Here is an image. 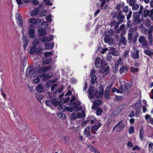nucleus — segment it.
I'll return each mask as SVG.
<instances>
[{
  "instance_id": "63",
  "label": "nucleus",
  "mask_w": 153,
  "mask_h": 153,
  "mask_svg": "<svg viewBox=\"0 0 153 153\" xmlns=\"http://www.w3.org/2000/svg\"><path fill=\"white\" fill-rule=\"evenodd\" d=\"M135 113L134 110H132L131 112V114L128 116L130 117H133L134 116Z\"/></svg>"
},
{
  "instance_id": "27",
  "label": "nucleus",
  "mask_w": 153,
  "mask_h": 153,
  "mask_svg": "<svg viewBox=\"0 0 153 153\" xmlns=\"http://www.w3.org/2000/svg\"><path fill=\"white\" fill-rule=\"evenodd\" d=\"M40 41V39L38 37L33 41L32 44L33 45H36L39 44Z\"/></svg>"
},
{
  "instance_id": "1",
  "label": "nucleus",
  "mask_w": 153,
  "mask_h": 153,
  "mask_svg": "<svg viewBox=\"0 0 153 153\" xmlns=\"http://www.w3.org/2000/svg\"><path fill=\"white\" fill-rule=\"evenodd\" d=\"M95 88L94 86H91L89 89V94L90 96L92 98L95 97L97 99H99V97L98 94H99V91L98 89L96 90L95 92Z\"/></svg>"
},
{
  "instance_id": "28",
  "label": "nucleus",
  "mask_w": 153,
  "mask_h": 153,
  "mask_svg": "<svg viewBox=\"0 0 153 153\" xmlns=\"http://www.w3.org/2000/svg\"><path fill=\"white\" fill-rule=\"evenodd\" d=\"M85 116V113L84 111H82L81 113H78L77 115L78 118H83Z\"/></svg>"
},
{
  "instance_id": "62",
  "label": "nucleus",
  "mask_w": 153,
  "mask_h": 153,
  "mask_svg": "<svg viewBox=\"0 0 153 153\" xmlns=\"http://www.w3.org/2000/svg\"><path fill=\"white\" fill-rule=\"evenodd\" d=\"M17 23L19 25H20L21 27H22L23 25V21L22 19H18L17 21Z\"/></svg>"
},
{
  "instance_id": "33",
  "label": "nucleus",
  "mask_w": 153,
  "mask_h": 153,
  "mask_svg": "<svg viewBox=\"0 0 153 153\" xmlns=\"http://www.w3.org/2000/svg\"><path fill=\"white\" fill-rule=\"evenodd\" d=\"M149 13H150V11L149 10H148L147 9L143 11V14L142 13V15H144V17H146L147 16H149Z\"/></svg>"
},
{
  "instance_id": "17",
  "label": "nucleus",
  "mask_w": 153,
  "mask_h": 153,
  "mask_svg": "<svg viewBox=\"0 0 153 153\" xmlns=\"http://www.w3.org/2000/svg\"><path fill=\"white\" fill-rule=\"evenodd\" d=\"M59 107L58 108V110L60 111V112H63L65 110L66 106L65 105L63 104H59Z\"/></svg>"
},
{
  "instance_id": "37",
  "label": "nucleus",
  "mask_w": 153,
  "mask_h": 153,
  "mask_svg": "<svg viewBox=\"0 0 153 153\" xmlns=\"http://www.w3.org/2000/svg\"><path fill=\"white\" fill-rule=\"evenodd\" d=\"M130 88V86L129 84L127 83L124 87V91L125 92H127Z\"/></svg>"
},
{
  "instance_id": "9",
  "label": "nucleus",
  "mask_w": 153,
  "mask_h": 153,
  "mask_svg": "<svg viewBox=\"0 0 153 153\" xmlns=\"http://www.w3.org/2000/svg\"><path fill=\"white\" fill-rule=\"evenodd\" d=\"M133 105L135 107L134 110L135 111H137V110L140 111L141 110V105L140 101L137 102L135 104H133Z\"/></svg>"
},
{
  "instance_id": "47",
  "label": "nucleus",
  "mask_w": 153,
  "mask_h": 153,
  "mask_svg": "<svg viewBox=\"0 0 153 153\" xmlns=\"http://www.w3.org/2000/svg\"><path fill=\"white\" fill-rule=\"evenodd\" d=\"M46 19L47 22H50L52 21L51 19V16L50 15H48L46 17Z\"/></svg>"
},
{
  "instance_id": "36",
  "label": "nucleus",
  "mask_w": 153,
  "mask_h": 153,
  "mask_svg": "<svg viewBox=\"0 0 153 153\" xmlns=\"http://www.w3.org/2000/svg\"><path fill=\"white\" fill-rule=\"evenodd\" d=\"M52 61V58L51 57L49 59H46V60L43 61L44 64L46 65L51 63Z\"/></svg>"
},
{
  "instance_id": "35",
  "label": "nucleus",
  "mask_w": 153,
  "mask_h": 153,
  "mask_svg": "<svg viewBox=\"0 0 153 153\" xmlns=\"http://www.w3.org/2000/svg\"><path fill=\"white\" fill-rule=\"evenodd\" d=\"M146 55L151 56L153 55V52L149 50H146L144 51Z\"/></svg>"
},
{
  "instance_id": "64",
  "label": "nucleus",
  "mask_w": 153,
  "mask_h": 153,
  "mask_svg": "<svg viewBox=\"0 0 153 153\" xmlns=\"http://www.w3.org/2000/svg\"><path fill=\"white\" fill-rule=\"evenodd\" d=\"M65 110H66L67 111H69L70 112H72L73 111V108L72 107H66Z\"/></svg>"
},
{
  "instance_id": "10",
  "label": "nucleus",
  "mask_w": 153,
  "mask_h": 153,
  "mask_svg": "<svg viewBox=\"0 0 153 153\" xmlns=\"http://www.w3.org/2000/svg\"><path fill=\"white\" fill-rule=\"evenodd\" d=\"M144 136V131L143 127H141L140 130L139 137L141 140L142 141L143 140Z\"/></svg>"
},
{
  "instance_id": "38",
  "label": "nucleus",
  "mask_w": 153,
  "mask_h": 153,
  "mask_svg": "<svg viewBox=\"0 0 153 153\" xmlns=\"http://www.w3.org/2000/svg\"><path fill=\"white\" fill-rule=\"evenodd\" d=\"M40 76V77H41V76L39 75L38 76V77H36V78L34 79L33 80V83L34 84H37L39 83L40 81V79L39 78V77ZM37 77V76H36Z\"/></svg>"
},
{
  "instance_id": "52",
  "label": "nucleus",
  "mask_w": 153,
  "mask_h": 153,
  "mask_svg": "<svg viewBox=\"0 0 153 153\" xmlns=\"http://www.w3.org/2000/svg\"><path fill=\"white\" fill-rule=\"evenodd\" d=\"M122 11L125 13H127L128 11V6H126L124 7L122 9Z\"/></svg>"
},
{
  "instance_id": "41",
  "label": "nucleus",
  "mask_w": 153,
  "mask_h": 153,
  "mask_svg": "<svg viewBox=\"0 0 153 153\" xmlns=\"http://www.w3.org/2000/svg\"><path fill=\"white\" fill-rule=\"evenodd\" d=\"M131 71L133 73H136L137 72L139 71V68H134L133 67H131L130 68Z\"/></svg>"
},
{
  "instance_id": "56",
  "label": "nucleus",
  "mask_w": 153,
  "mask_h": 153,
  "mask_svg": "<svg viewBox=\"0 0 153 153\" xmlns=\"http://www.w3.org/2000/svg\"><path fill=\"white\" fill-rule=\"evenodd\" d=\"M128 132L129 134L133 133L134 132V127L132 126L130 127L129 128Z\"/></svg>"
},
{
  "instance_id": "55",
  "label": "nucleus",
  "mask_w": 153,
  "mask_h": 153,
  "mask_svg": "<svg viewBox=\"0 0 153 153\" xmlns=\"http://www.w3.org/2000/svg\"><path fill=\"white\" fill-rule=\"evenodd\" d=\"M110 67L109 66H107L105 68H104V71L105 73H106L107 74L109 73L110 71Z\"/></svg>"
},
{
  "instance_id": "11",
  "label": "nucleus",
  "mask_w": 153,
  "mask_h": 153,
  "mask_svg": "<svg viewBox=\"0 0 153 153\" xmlns=\"http://www.w3.org/2000/svg\"><path fill=\"white\" fill-rule=\"evenodd\" d=\"M39 8H37L32 11L30 13V15L32 16H34L39 14Z\"/></svg>"
},
{
  "instance_id": "16",
  "label": "nucleus",
  "mask_w": 153,
  "mask_h": 153,
  "mask_svg": "<svg viewBox=\"0 0 153 153\" xmlns=\"http://www.w3.org/2000/svg\"><path fill=\"white\" fill-rule=\"evenodd\" d=\"M121 61V58H119L116 62L115 64V72H116V71L118 70L117 68L118 67Z\"/></svg>"
},
{
  "instance_id": "42",
  "label": "nucleus",
  "mask_w": 153,
  "mask_h": 153,
  "mask_svg": "<svg viewBox=\"0 0 153 153\" xmlns=\"http://www.w3.org/2000/svg\"><path fill=\"white\" fill-rule=\"evenodd\" d=\"M117 12H112L111 14L112 18V19H114L116 18L117 16Z\"/></svg>"
},
{
  "instance_id": "59",
  "label": "nucleus",
  "mask_w": 153,
  "mask_h": 153,
  "mask_svg": "<svg viewBox=\"0 0 153 153\" xmlns=\"http://www.w3.org/2000/svg\"><path fill=\"white\" fill-rule=\"evenodd\" d=\"M149 16L151 18L152 20H153V8L150 11V13Z\"/></svg>"
},
{
  "instance_id": "45",
  "label": "nucleus",
  "mask_w": 153,
  "mask_h": 153,
  "mask_svg": "<svg viewBox=\"0 0 153 153\" xmlns=\"http://www.w3.org/2000/svg\"><path fill=\"white\" fill-rule=\"evenodd\" d=\"M119 53L117 51H111L109 53V54H112L113 56H117L118 55Z\"/></svg>"
},
{
  "instance_id": "43",
  "label": "nucleus",
  "mask_w": 153,
  "mask_h": 153,
  "mask_svg": "<svg viewBox=\"0 0 153 153\" xmlns=\"http://www.w3.org/2000/svg\"><path fill=\"white\" fill-rule=\"evenodd\" d=\"M70 118L72 120H75L76 118V114L75 113H72L70 115Z\"/></svg>"
},
{
  "instance_id": "18",
  "label": "nucleus",
  "mask_w": 153,
  "mask_h": 153,
  "mask_svg": "<svg viewBox=\"0 0 153 153\" xmlns=\"http://www.w3.org/2000/svg\"><path fill=\"white\" fill-rule=\"evenodd\" d=\"M40 30H38L39 35L41 36H44L46 33V31L44 29H40Z\"/></svg>"
},
{
  "instance_id": "40",
  "label": "nucleus",
  "mask_w": 153,
  "mask_h": 153,
  "mask_svg": "<svg viewBox=\"0 0 153 153\" xmlns=\"http://www.w3.org/2000/svg\"><path fill=\"white\" fill-rule=\"evenodd\" d=\"M70 103L69 105L70 106H72L74 109H76V108L77 107V104L75 102H70Z\"/></svg>"
},
{
  "instance_id": "29",
  "label": "nucleus",
  "mask_w": 153,
  "mask_h": 153,
  "mask_svg": "<svg viewBox=\"0 0 153 153\" xmlns=\"http://www.w3.org/2000/svg\"><path fill=\"white\" fill-rule=\"evenodd\" d=\"M54 45V43H50L45 45V48L46 49H51L53 47Z\"/></svg>"
},
{
  "instance_id": "61",
  "label": "nucleus",
  "mask_w": 153,
  "mask_h": 153,
  "mask_svg": "<svg viewBox=\"0 0 153 153\" xmlns=\"http://www.w3.org/2000/svg\"><path fill=\"white\" fill-rule=\"evenodd\" d=\"M116 21L115 20H111L110 22V25L111 27H112L116 25Z\"/></svg>"
},
{
  "instance_id": "7",
  "label": "nucleus",
  "mask_w": 153,
  "mask_h": 153,
  "mask_svg": "<svg viewBox=\"0 0 153 153\" xmlns=\"http://www.w3.org/2000/svg\"><path fill=\"white\" fill-rule=\"evenodd\" d=\"M129 68V67L128 66H125L124 65H123L120 68L119 70L120 73V74H122L124 72L125 70L126 72L128 71Z\"/></svg>"
},
{
  "instance_id": "30",
  "label": "nucleus",
  "mask_w": 153,
  "mask_h": 153,
  "mask_svg": "<svg viewBox=\"0 0 153 153\" xmlns=\"http://www.w3.org/2000/svg\"><path fill=\"white\" fill-rule=\"evenodd\" d=\"M124 19V15L120 16H117V19H119V22H120V23H122L123 22Z\"/></svg>"
},
{
  "instance_id": "34",
  "label": "nucleus",
  "mask_w": 153,
  "mask_h": 153,
  "mask_svg": "<svg viewBox=\"0 0 153 153\" xmlns=\"http://www.w3.org/2000/svg\"><path fill=\"white\" fill-rule=\"evenodd\" d=\"M120 42L125 45H126L127 43L126 39L125 37H122L120 40Z\"/></svg>"
},
{
  "instance_id": "12",
  "label": "nucleus",
  "mask_w": 153,
  "mask_h": 153,
  "mask_svg": "<svg viewBox=\"0 0 153 153\" xmlns=\"http://www.w3.org/2000/svg\"><path fill=\"white\" fill-rule=\"evenodd\" d=\"M100 91H99V94H98L99 98L100 97H102L104 93L103 87L101 85L99 87Z\"/></svg>"
},
{
  "instance_id": "50",
  "label": "nucleus",
  "mask_w": 153,
  "mask_h": 153,
  "mask_svg": "<svg viewBox=\"0 0 153 153\" xmlns=\"http://www.w3.org/2000/svg\"><path fill=\"white\" fill-rule=\"evenodd\" d=\"M53 53L52 52H47L44 53V56L45 57H47L49 56H51Z\"/></svg>"
},
{
  "instance_id": "51",
  "label": "nucleus",
  "mask_w": 153,
  "mask_h": 153,
  "mask_svg": "<svg viewBox=\"0 0 153 153\" xmlns=\"http://www.w3.org/2000/svg\"><path fill=\"white\" fill-rule=\"evenodd\" d=\"M110 38V37L109 35H106L104 39L105 42L106 43V42H108V40Z\"/></svg>"
},
{
  "instance_id": "13",
  "label": "nucleus",
  "mask_w": 153,
  "mask_h": 153,
  "mask_svg": "<svg viewBox=\"0 0 153 153\" xmlns=\"http://www.w3.org/2000/svg\"><path fill=\"white\" fill-rule=\"evenodd\" d=\"M48 11L46 9H39V13L40 15V16H44L47 15V13Z\"/></svg>"
},
{
  "instance_id": "39",
  "label": "nucleus",
  "mask_w": 153,
  "mask_h": 153,
  "mask_svg": "<svg viewBox=\"0 0 153 153\" xmlns=\"http://www.w3.org/2000/svg\"><path fill=\"white\" fill-rule=\"evenodd\" d=\"M44 97L43 95L41 94L40 93H38L36 95V98L39 100H41Z\"/></svg>"
},
{
  "instance_id": "57",
  "label": "nucleus",
  "mask_w": 153,
  "mask_h": 153,
  "mask_svg": "<svg viewBox=\"0 0 153 153\" xmlns=\"http://www.w3.org/2000/svg\"><path fill=\"white\" fill-rule=\"evenodd\" d=\"M46 104L48 106L51 107V102L50 100H46L45 102Z\"/></svg>"
},
{
  "instance_id": "22",
  "label": "nucleus",
  "mask_w": 153,
  "mask_h": 153,
  "mask_svg": "<svg viewBox=\"0 0 153 153\" xmlns=\"http://www.w3.org/2000/svg\"><path fill=\"white\" fill-rule=\"evenodd\" d=\"M62 112H60L59 113L57 114V115L62 120L64 119H65L66 116Z\"/></svg>"
},
{
  "instance_id": "5",
  "label": "nucleus",
  "mask_w": 153,
  "mask_h": 153,
  "mask_svg": "<svg viewBox=\"0 0 153 153\" xmlns=\"http://www.w3.org/2000/svg\"><path fill=\"white\" fill-rule=\"evenodd\" d=\"M22 39L24 43L23 48L25 50L28 45L29 41L26 36L24 34H23Z\"/></svg>"
},
{
  "instance_id": "21",
  "label": "nucleus",
  "mask_w": 153,
  "mask_h": 153,
  "mask_svg": "<svg viewBox=\"0 0 153 153\" xmlns=\"http://www.w3.org/2000/svg\"><path fill=\"white\" fill-rule=\"evenodd\" d=\"M51 104L54 105V106H57L59 105V102H58V101L57 100L56 98H54L51 101Z\"/></svg>"
},
{
  "instance_id": "60",
  "label": "nucleus",
  "mask_w": 153,
  "mask_h": 153,
  "mask_svg": "<svg viewBox=\"0 0 153 153\" xmlns=\"http://www.w3.org/2000/svg\"><path fill=\"white\" fill-rule=\"evenodd\" d=\"M132 14V11L131 10H130L127 17V20H129L130 18L131 17Z\"/></svg>"
},
{
  "instance_id": "31",
  "label": "nucleus",
  "mask_w": 153,
  "mask_h": 153,
  "mask_svg": "<svg viewBox=\"0 0 153 153\" xmlns=\"http://www.w3.org/2000/svg\"><path fill=\"white\" fill-rule=\"evenodd\" d=\"M40 67V65H38V67L37 68V69H36V73H42V72H45V71H44V68H40V69H39V67Z\"/></svg>"
},
{
  "instance_id": "46",
  "label": "nucleus",
  "mask_w": 153,
  "mask_h": 153,
  "mask_svg": "<svg viewBox=\"0 0 153 153\" xmlns=\"http://www.w3.org/2000/svg\"><path fill=\"white\" fill-rule=\"evenodd\" d=\"M132 34L131 33H129L128 36V42H131L132 40Z\"/></svg>"
},
{
  "instance_id": "24",
  "label": "nucleus",
  "mask_w": 153,
  "mask_h": 153,
  "mask_svg": "<svg viewBox=\"0 0 153 153\" xmlns=\"http://www.w3.org/2000/svg\"><path fill=\"white\" fill-rule=\"evenodd\" d=\"M97 77L96 75L94 74L92 75L91 79V83L92 84H94L97 82Z\"/></svg>"
},
{
  "instance_id": "49",
  "label": "nucleus",
  "mask_w": 153,
  "mask_h": 153,
  "mask_svg": "<svg viewBox=\"0 0 153 153\" xmlns=\"http://www.w3.org/2000/svg\"><path fill=\"white\" fill-rule=\"evenodd\" d=\"M53 36L50 35L48 37H46V42H50L53 39Z\"/></svg>"
},
{
  "instance_id": "48",
  "label": "nucleus",
  "mask_w": 153,
  "mask_h": 153,
  "mask_svg": "<svg viewBox=\"0 0 153 153\" xmlns=\"http://www.w3.org/2000/svg\"><path fill=\"white\" fill-rule=\"evenodd\" d=\"M132 6V9L134 10H137L139 7V5L137 4H135Z\"/></svg>"
},
{
  "instance_id": "58",
  "label": "nucleus",
  "mask_w": 153,
  "mask_h": 153,
  "mask_svg": "<svg viewBox=\"0 0 153 153\" xmlns=\"http://www.w3.org/2000/svg\"><path fill=\"white\" fill-rule=\"evenodd\" d=\"M51 85V83L49 82V81H48L46 83L44 86V88H49L50 86Z\"/></svg>"
},
{
  "instance_id": "23",
  "label": "nucleus",
  "mask_w": 153,
  "mask_h": 153,
  "mask_svg": "<svg viewBox=\"0 0 153 153\" xmlns=\"http://www.w3.org/2000/svg\"><path fill=\"white\" fill-rule=\"evenodd\" d=\"M139 51L137 50L136 51V52L135 53H133L131 55V56L132 58L134 59H137L138 58L139 56Z\"/></svg>"
},
{
  "instance_id": "19",
  "label": "nucleus",
  "mask_w": 153,
  "mask_h": 153,
  "mask_svg": "<svg viewBox=\"0 0 153 153\" xmlns=\"http://www.w3.org/2000/svg\"><path fill=\"white\" fill-rule=\"evenodd\" d=\"M101 60V59L100 57H97L96 58L94 63L95 66L96 68H99V65Z\"/></svg>"
},
{
  "instance_id": "15",
  "label": "nucleus",
  "mask_w": 153,
  "mask_h": 153,
  "mask_svg": "<svg viewBox=\"0 0 153 153\" xmlns=\"http://www.w3.org/2000/svg\"><path fill=\"white\" fill-rule=\"evenodd\" d=\"M30 49V53L31 54H34L37 50V47L36 46H31Z\"/></svg>"
},
{
  "instance_id": "3",
  "label": "nucleus",
  "mask_w": 153,
  "mask_h": 153,
  "mask_svg": "<svg viewBox=\"0 0 153 153\" xmlns=\"http://www.w3.org/2000/svg\"><path fill=\"white\" fill-rule=\"evenodd\" d=\"M35 69H33V66H29L27 69L26 75L28 77H30L33 76L34 72H35Z\"/></svg>"
},
{
  "instance_id": "32",
  "label": "nucleus",
  "mask_w": 153,
  "mask_h": 153,
  "mask_svg": "<svg viewBox=\"0 0 153 153\" xmlns=\"http://www.w3.org/2000/svg\"><path fill=\"white\" fill-rule=\"evenodd\" d=\"M140 14H141L139 13L138 12H135L133 15V18L134 19L139 18Z\"/></svg>"
},
{
  "instance_id": "14",
  "label": "nucleus",
  "mask_w": 153,
  "mask_h": 153,
  "mask_svg": "<svg viewBox=\"0 0 153 153\" xmlns=\"http://www.w3.org/2000/svg\"><path fill=\"white\" fill-rule=\"evenodd\" d=\"M41 25L40 26H39V29H46L47 28L48 26V24L46 22H41Z\"/></svg>"
},
{
  "instance_id": "8",
  "label": "nucleus",
  "mask_w": 153,
  "mask_h": 153,
  "mask_svg": "<svg viewBox=\"0 0 153 153\" xmlns=\"http://www.w3.org/2000/svg\"><path fill=\"white\" fill-rule=\"evenodd\" d=\"M36 90L39 93H41L44 92V89L43 87L42 84H40L36 88Z\"/></svg>"
},
{
  "instance_id": "53",
  "label": "nucleus",
  "mask_w": 153,
  "mask_h": 153,
  "mask_svg": "<svg viewBox=\"0 0 153 153\" xmlns=\"http://www.w3.org/2000/svg\"><path fill=\"white\" fill-rule=\"evenodd\" d=\"M36 19H35L34 18H30L29 19V22L31 24H33V25H34V22H35V20H36Z\"/></svg>"
},
{
  "instance_id": "4",
  "label": "nucleus",
  "mask_w": 153,
  "mask_h": 153,
  "mask_svg": "<svg viewBox=\"0 0 153 153\" xmlns=\"http://www.w3.org/2000/svg\"><path fill=\"white\" fill-rule=\"evenodd\" d=\"M139 41L140 43L143 46H146V48L147 49H149V47L147 45V41L146 40L144 36H142L140 37L139 38Z\"/></svg>"
},
{
  "instance_id": "20",
  "label": "nucleus",
  "mask_w": 153,
  "mask_h": 153,
  "mask_svg": "<svg viewBox=\"0 0 153 153\" xmlns=\"http://www.w3.org/2000/svg\"><path fill=\"white\" fill-rule=\"evenodd\" d=\"M134 25L136 24H139L142 22V20H140V18L134 19L132 21Z\"/></svg>"
},
{
  "instance_id": "54",
  "label": "nucleus",
  "mask_w": 153,
  "mask_h": 153,
  "mask_svg": "<svg viewBox=\"0 0 153 153\" xmlns=\"http://www.w3.org/2000/svg\"><path fill=\"white\" fill-rule=\"evenodd\" d=\"M114 39L113 38L110 37L108 40V42H106L108 43L109 44L111 45L113 43Z\"/></svg>"
},
{
  "instance_id": "25",
  "label": "nucleus",
  "mask_w": 153,
  "mask_h": 153,
  "mask_svg": "<svg viewBox=\"0 0 153 153\" xmlns=\"http://www.w3.org/2000/svg\"><path fill=\"white\" fill-rule=\"evenodd\" d=\"M98 129L97 128V125H94L91 128V132L93 134L95 133L98 130Z\"/></svg>"
},
{
  "instance_id": "6",
  "label": "nucleus",
  "mask_w": 153,
  "mask_h": 153,
  "mask_svg": "<svg viewBox=\"0 0 153 153\" xmlns=\"http://www.w3.org/2000/svg\"><path fill=\"white\" fill-rule=\"evenodd\" d=\"M122 121H121L119 123H120L119 124L118 126L116 128V131L117 132H120L123 130L125 126V124L122 123Z\"/></svg>"
},
{
  "instance_id": "26",
  "label": "nucleus",
  "mask_w": 153,
  "mask_h": 153,
  "mask_svg": "<svg viewBox=\"0 0 153 153\" xmlns=\"http://www.w3.org/2000/svg\"><path fill=\"white\" fill-rule=\"evenodd\" d=\"M35 22H34V25H37L39 28V26H41V20L40 19H38L35 20Z\"/></svg>"
},
{
  "instance_id": "2",
  "label": "nucleus",
  "mask_w": 153,
  "mask_h": 153,
  "mask_svg": "<svg viewBox=\"0 0 153 153\" xmlns=\"http://www.w3.org/2000/svg\"><path fill=\"white\" fill-rule=\"evenodd\" d=\"M35 27L33 25H30L28 27V35L30 38H32L35 37Z\"/></svg>"
},
{
  "instance_id": "44",
  "label": "nucleus",
  "mask_w": 153,
  "mask_h": 153,
  "mask_svg": "<svg viewBox=\"0 0 153 153\" xmlns=\"http://www.w3.org/2000/svg\"><path fill=\"white\" fill-rule=\"evenodd\" d=\"M102 111V109L101 108H98L96 111V114L97 116L100 115Z\"/></svg>"
}]
</instances>
